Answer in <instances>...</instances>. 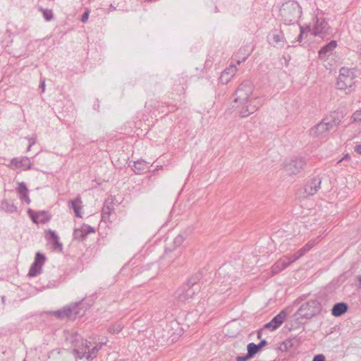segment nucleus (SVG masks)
Returning <instances> with one entry per match:
<instances>
[{
  "label": "nucleus",
  "instance_id": "7c9ffc66",
  "mask_svg": "<svg viewBox=\"0 0 361 361\" xmlns=\"http://www.w3.org/2000/svg\"><path fill=\"white\" fill-rule=\"evenodd\" d=\"M288 267V262H286V259H280L272 266L271 271L273 274H276Z\"/></svg>",
  "mask_w": 361,
  "mask_h": 361
},
{
  "label": "nucleus",
  "instance_id": "72a5a7b5",
  "mask_svg": "<svg viewBox=\"0 0 361 361\" xmlns=\"http://www.w3.org/2000/svg\"><path fill=\"white\" fill-rule=\"evenodd\" d=\"M39 11L42 12L43 17L46 21H50L53 19L54 14L52 10L39 7Z\"/></svg>",
  "mask_w": 361,
  "mask_h": 361
},
{
  "label": "nucleus",
  "instance_id": "4468645a",
  "mask_svg": "<svg viewBox=\"0 0 361 361\" xmlns=\"http://www.w3.org/2000/svg\"><path fill=\"white\" fill-rule=\"evenodd\" d=\"M9 166L13 169L28 170L32 167L30 159L27 157L13 158L11 159Z\"/></svg>",
  "mask_w": 361,
  "mask_h": 361
},
{
  "label": "nucleus",
  "instance_id": "412c9836",
  "mask_svg": "<svg viewBox=\"0 0 361 361\" xmlns=\"http://www.w3.org/2000/svg\"><path fill=\"white\" fill-rule=\"evenodd\" d=\"M348 310V305L344 302L336 303L331 309V314L336 317L344 314Z\"/></svg>",
  "mask_w": 361,
  "mask_h": 361
},
{
  "label": "nucleus",
  "instance_id": "ddd939ff",
  "mask_svg": "<svg viewBox=\"0 0 361 361\" xmlns=\"http://www.w3.org/2000/svg\"><path fill=\"white\" fill-rule=\"evenodd\" d=\"M27 214L33 223L37 224L39 223L46 224L51 219V215L45 211L34 212L31 209H28Z\"/></svg>",
  "mask_w": 361,
  "mask_h": 361
},
{
  "label": "nucleus",
  "instance_id": "49530a36",
  "mask_svg": "<svg viewBox=\"0 0 361 361\" xmlns=\"http://www.w3.org/2000/svg\"><path fill=\"white\" fill-rule=\"evenodd\" d=\"M354 150L357 154H361V145H357L355 146Z\"/></svg>",
  "mask_w": 361,
  "mask_h": 361
},
{
  "label": "nucleus",
  "instance_id": "cd10ccee",
  "mask_svg": "<svg viewBox=\"0 0 361 361\" xmlns=\"http://www.w3.org/2000/svg\"><path fill=\"white\" fill-rule=\"evenodd\" d=\"M17 190L19 193L20 200L23 202H25L26 204H29L30 203V200L28 196V189L26 184L23 182L20 183Z\"/></svg>",
  "mask_w": 361,
  "mask_h": 361
},
{
  "label": "nucleus",
  "instance_id": "b1692460",
  "mask_svg": "<svg viewBox=\"0 0 361 361\" xmlns=\"http://www.w3.org/2000/svg\"><path fill=\"white\" fill-rule=\"evenodd\" d=\"M341 115L338 112H332L329 116L324 118L325 121L327 123V126L331 128V130L336 127L339 125L341 122Z\"/></svg>",
  "mask_w": 361,
  "mask_h": 361
},
{
  "label": "nucleus",
  "instance_id": "4be33fe9",
  "mask_svg": "<svg viewBox=\"0 0 361 361\" xmlns=\"http://www.w3.org/2000/svg\"><path fill=\"white\" fill-rule=\"evenodd\" d=\"M132 170L137 174H142L149 170L148 163L143 159L134 161Z\"/></svg>",
  "mask_w": 361,
  "mask_h": 361
},
{
  "label": "nucleus",
  "instance_id": "c9c22d12",
  "mask_svg": "<svg viewBox=\"0 0 361 361\" xmlns=\"http://www.w3.org/2000/svg\"><path fill=\"white\" fill-rule=\"evenodd\" d=\"M252 357H253L252 355L247 351V353L245 356H237L236 361H247Z\"/></svg>",
  "mask_w": 361,
  "mask_h": 361
},
{
  "label": "nucleus",
  "instance_id": "9b49d317",
  "mask_svg": "<svg viewBox=\"0 0 361 361\" xmlns=\"http://www.w3.org/2000/svg\"><path fill=\"white\" fill-rule=\"evenodd\" d=\"M267 41L271 46L282 48L285 46L286 39L281 30H274L267 36Z\"/></svg>",
  "mask_w": 361,
  "mask_h": 361
},
{
  "label": "nucleus",
  "instance_id": "f8f14e48",
  "mask_svg": "<svg viewBox=\"0 0 361 361\" xmlns=\"http://www.w3.org/2000/svg\"><path fill=\"white\" fill-rule=\"evenodd\" d=\"M330 30V26L327 20L324 18L319 20L316 17V23L312 30V35L314 36H322L324 35H329Z\"/></svg>",
  "mask_w": 361,
  "mask_h": 361
},
{
  "label": "nucleus",
  "instance_id": "473e14b6",
  "mask_svg": "<svg viewBox=\"0 0 361 361\" xmlns=\"http://www.w3.org/2000/svg\"><path fill=\"white\" fill-rule=\"evenodd\" d=\"M200 280V274H197L195 276H192L187 282L186 284L183 286H188L191 288H197V291L199 290V287H197V282Z\"/></svg>",
  "mask_w": 361,
  "mask_h": 361
},
{
  "label": "nucleus",
  "instance_id": "09e8293b",
  "mask_svg": "<svg viewBox=\"0 0 361 361\" xmlns=\"http://www.w3.org/2000/svg\"><path fill=\"white\" fill-rule=\"evenodd\" d=\"M357 281H358V282H359V283H358V285H357V287H358V288L361 289V274H360V275H358V276H357Z\"/></svg>",
  "mask_w": 361,
  "mask_h": 361
},
{
  "label": "nucleus",
  "instance_id": "58836bf2",
  "mask_svg": "<svg viewBox=\"0 0 361 361\" xmlns=\"http://www.w3.org/2000/svg\"><path fill=\"white\" fill-rule=\"evenodd\" d=\"M89 16H90V11L87 9L82 15V17L80 19L81 22L83 23H85L88 20Z\"/></svg>",
  "mask_w": 361,
  "mask_h": 361
},
{
  "label": "nucleus",
  "instance_id": "864d4df0",
  "mask_svg": "<svg viewBox=\"0 0 361 361\" xmlns=\"http://www.w3.org/2000/svg\"><path fill=\"white\" fill-rule=\"evenodd\" d=\"M110 8L114 11L116 10V7H114L113 5L110 6Z\"/></svg>",
  "mask_w": 361,
  "mask_h": 361
},
{
  "label": "nucleus",
  "instance_id": "c756f323",
  "mask_svg": "<svg viewBox=\"0 0 361 361\" xmlns=\"http://www.w3.org/2000/svg\"><path fill=\"white\" fill-rule=\"evenodd\" d=\"M71 208L73 209L77 217H81L82 200L80 197H77L75 200L70 202Z\"/></svg>",
  "mask_w": 361,
  "mask_h": 361
},
{
  "label": "nucleus",
  "instance_id": "f3484780",
  "mask_svg": "<svg viewBox=\"0 0 361 361\" xmlns=\"http://www.w3.org/2000/svg\"><path fill=\"white\" fill-rule=\"evenodd\" d=\"M287 317V313L285 310L281 311L276 315L269 323L266 324L264 327L271 331L277 329L284 322Z\"/></svg>",
  "mask_w": 361,
  "mask_h": 361
},
{
  "label": "nucleus",
  "instance_id": "20e7f679",
  "mask_svg": "<svg viewBox=\"0 0 361 361\" xmlns=\"http://www.w3.org/2000/svg\"><path fill=\"white\" fill-rule=\"evenodd\" d=\"M355 74L353 70L348 68H341L337 79L338 89L344 90L346 93L351 92L355 86Z\"/></svg>",
  "mask_w": 361,
  "mask_h": 361
},
{
  "label": "nucleus",
  "instance_id": "6e6552de",
  "mask_svg": "<svg viewBox=\"0 0 361 361\" xmlns=\"http://www.w3.org/2000/svg\"><path fill=\"white\" fill-rule=\"evenodd\" d=\"M185 239V236L183 234L178 235L173 240V244L175 249L173 251L169 248L165 250V252L163 255V259L172 262L173 259L180 255V251L177 250L176 248L180 247Z\"/></svg>",
  "mask_w": 361,
  "mask_h": 361
},
{
  "label": "nucleus",
  "instance_id": "a18cd8bd",
  "mask_svg": "<svg viewBox=\"0 0 361 361\" xmlns=\"http://www.w3.org/2000/svg\"><path fill=\"white\" fill-rule=\"evenodd\" d=\"M310 27L307 26L306 27H304L303 26L300 25V34H304L305 31H310Z\"/></svg>",
  "mask_w": 361,
  "mask_h": 361
},
{
  "label": "nucleus",
  "instance_id": "9d476101",
  "mask_svg": "<svg viewBox=\"0 0 361 361\" xmlns=\"http://www.w3.org/2000/svg\"><path fill=\"white\" fill-rule=\"evenodd\" d=\"M45 260L46 257L43 254L37 252L35 257L34 262L32 264L30 268L28 276L30 277H35L39 274L42 271V267L44 264Z\"/></svg>",
  "mask_w": 361,
  "mask_h": 361
},
{
  "label": "nucleus",
  "instance_id": "7ed1b4c3",
  "mask_svg": "<svg viewBox=\"0 0 361 361\" xmlns=\"http://www.w3.org/2000/svg\"><path fill=\"white\" fill-rule=\"evenodd\" d=\"M85 308L82 302L71 303L69 305L63 307L62 310H59L54 312V315L59 319L68 318L69 319L75 320L77 318L84 316L85 314Z\"/></svg>",
  "mask_w": 361,
  "mask_h": 361
},
{
  "label": "nucleus",
  "instance_id": "0eeeda50",
  "mask_svg": "<svg viewBox=\"0 0 361 361\" xmlns=\"http://www.w3.org/2000/svg\"><path fill=\"white\" fill-rule=\"evenodd\" d=\"M305 164L303 158L293 157L286 161L284 170L290 176L296 175L303 169Z\"/></svg>",
  "mask_w": 361,
  "mask_h": 361
},
{
  "label": "nucleus",
  "instance_id": "c85d7f7f",
  "mask_svg": "<svg viewBox=\"0 0 361 361\" xmlns=\"http://www.w3.org/2000/svg\"><path fill=\"white\" fill-rule=\"evenodd\" d=\"M267 345L266 340H262L258 344L250 343L247 346V350L254 357L263 347Z\"/></svg>",
  "mask_w": 361,
  "mask_h": 361
},
{
  "label": "nucleus",
  "instance_id": "aec40b11",
  "mask_svg": "<svg viewBox=\"0 0 361 361\" xmlns=\"http://www.w3.org/2000/svg\"><path fill=\"white\" fill-rule=\"evenodd\" d=\"M47 238L51 241L54 248L58 251H61L63 249L62 243L59 242V236L55 231L49 229L47 231Z\"/></svg>",
  "mask_w": 361,
  "mask_h": 361
},
{
  "label": "nucleus",
  "instance_id": "f257e3e1",
  "mask_svg": "<svg viewBox=\"0 0 361 361\" xmlns=\"http://www.w3.org/2000/svg\"><path fill=\"white\" fill-rule=\"evenodd\" d=\"M252 92L253 86L250 81L243 82L235 91L234 103L237 104L236 107H242L240 111L241 117H247L253 114L261 106L258 97H251Z\"/></svg>",
  "mask_w": 361,
  "mask_h": 361
},
{
  "label": "nucleus",
  "instance_id": "603ef678",
  "mask_svg": "<svg viewBox=\"0 0 361 361\" xmlns=\"http://www.w3.org/2000/svg\"><path fill=\"white\" fill-rule=\"evenodd\" d=\"M87 233L88 232H94V229L90 226H88V231H86Z\"/></svg>",
  "mask_w": 361,
  "mask_h": 361
},
{
  "label": "nucleus",
  "instance_id": "de8ad7c7",
  "mask_svg": "<svg viewBox=\"0 0 361 361\" xmlns=\"http://www.w3.org/2000/svg\"><path fill=\"white\" fill-rule=\"evenodd\" d=\"M39 87L42 90V92H44L45 90V82L44 80L40 81Z\"/></svg>",
  "mask_w": 361,
  "mask_h": 361
},
{
  "label": "nucleus",
  "instance_id": "393cba45",
  "mask_svg": "<svg viewBox=\"0 0 361 361\" xmlns=\"http://www.w3.org/2000/svg\"><path fill=\"white\" fill-rule=\"evenodd\" d=\"M114 210L112 201L106 200L102 209V219L104 221H109V216Z\"/></svg>",
  "mask_w": 361,
  "mask_h": 361
},
{
  "label": "nucleus",
  "instance_id": "bb28decb",
  "mask_svg": "<svg viewBox=\"0 0 361 361\" xmlns=\"http://www.w3.org/2000/svg\"><path fill=\"white\" fill-rule=\"evenodd\" d=\"M107 338H105V342H99L93 347L91 350L90 348L87 350V353L86 355V359L89 361L92 360L96 357L98 352L102 349V348L107 343Z\"/></svg>",
  "mask_w": 361,
  "mask_h": 361
},
{
  "label": "nucleus",
  "instance_id": "5fc2aeb1",
  "mask_svg": "<svg viewBox=\"0 0 361 361\" xmlns=\"http://www.w3.org/2000/svg\"><path fill=\"white\" fill-rule=\"evenodd\" d=\"M105 338H104V339H102L100 342H105Z\"/></svg>",
  "mask_w": 361,
  "mask_h": 361
},
{
  "label": "nucleus",
  "instance_id": "a878e982",
  "mask_svg": "<svg viewBox=\"0 0 361 361\" xmlns=\"http://www.w3.org/2000/svg\"><path fill=\"white\" fill-rule=\"evenodd\" d=\"M17 207L12 200L4 199L1 202L0 209L8 214H12L17 212Z\"/></svg>",
  "mask_w": 361,
  "mask_h": 361
},
{
  "label": "nucleus",
  "instance_id": "6ab92c4d",
  "mask_svg": "<svg viewBox=\"0 0 361 361\" xmlns=\"http://www.w3.org/2000/svg\"><path fill=\"white\" fill-rule=\"evenodd\" d=\"M337 42L331 40L330 42L324 45L319 51V57L320 59L326 60L330 55L333 54V51L336 49Z\"/></svg>",
  "mask_w": 361,
  "mask_h": 361
},
{
  "label": "nucleus",
  "instance_id": "f03ea898",
  "mask_svg": "<svg viewBox=\"0 0 361 361\" xmlns=\"http://www.w3.org/2000/svg\"><path fill=\"white\" fill-rule=\"evenodd\" d=\"M302 13L300 5L294 0L286 1L279 9L280 16L285 25H293L298 23Z\"/></svg>",
  "mask_w": 361,
  "mask_h": 361
},
{
  "label": "nucleus",
  "instance_id": "1a4fd4ad",
  "mask_svg": "<svg viewBox=\"0 0 361 361\" xmlns=\"http://www.w3.org/2000/svg\"><path fill=\"white\" fill-rule=\"evenodd\" d=\"M196 292H197V288L181 286L176 290L174 297L178 302H185L191 299Z\"/></svg>",
  "mask_w": 361,
  "mask_h": 361
},
{
  "label": "nucleus",
  "instance_id": "c03bdc74",
  "mask_svg": "<svg viewBox=\"0 0 361 361\" xmlns=\"http://www.w3.org/2000/svg\"><path fill=\"white\" fill-rule=\"evenodd\" d=\"M306 253V252L303 250V248L302 247L301 249H300L299 250H298L294 255L298 258L300 259L301 257H302Z\"/></svg>",
  "mask_w": 361,
  "mask_h": 361
},
{
  "label": "nucleus",
  "instance_id": "ea45409f",
  "mask_svg": "<svg viewBox=\"0 0 361 361\" xmlns=\"http://www.w3.org/2000/svg\"><path fill=\"white\" fill-rule=\"evenodd\" d=\"M353 118L355 121H361V110L360 111H356L353 114Z\"/></svg>",
  "mask_w": 361,
  "mask_h": 361
},
{
  "label": "nucleus",
  "instance_id": "2f4dec72",
  "mask_svg": "<svg viewBox=\"0 0 361 361\" xmlns=\"http://www.w3.org/2000/svg\"><path fill=\"white\" fill-rule=\"evenodd\" d=\"M200 280V274H197L195 276H192L187 282L186 284L183 286H188L191 288H197V291L199 290V287H197V282Z\"/></svg>",
  "mask_w": 361,
  "mask_h": 361
},
{
  "label": "nucleus",
  "instance_id": "3c124183",
  "mask_svg": "<svg viewBox=\"0 0 361 361\" xmlns=\"http://www.w3.org/2000/svg\"><path fill=\"white\" fill-rule=\"evenodd\" d=\"M303 34H300L298 37L297 41L299 42H302Z\"/></svg>",
  "mask_w": 361,
  "mask_h": 361
},
{
  "label": "nucleus",
  "instance_id": "dca6fc26",
  "mask_svg": "<svg viewBox=\"0 0 361 361\" xmlns=\"http://www.w3.org/2000/svg\"><path fill=\"white\" fill-rule=\"evenodd\" d=\"M331 130L327 123L323 119L319 123L310 130V134L314 137H324L326 133Z\"/></svg>",
  "mask_w": 361,
  "mask_h": 361
},
{
  "label": "nucleus",
  "instance_id": "37998d69",
  "mask_svg": "<svg viewBox=\"0 0 361 361\" xmlns=\"http://www.w3.org/2000/svg\"><path fill=\"white\" fill-rule=\"evenodd\" d=\"M29 140V145L27 147V151L30 150V148L32 145H34L36 142V137H32L28 139Z\"/></svg>",
  "mask_w": 361,
  "mask_h": 361
},
{
  "label": "nucleus",
  "instance_id": "5701e85b",
  "mask_svg": "<svg viewBox=\"0 0 361 361\" xmlns=\"http://www.w3.org/2000/svg\"><path fill=\"white\" fill-rule=\"evenodd\" d=\"M235 71L236 68L233 66H231L229 68L225 69L219 78L220 82L222 84H227L231 78L235 75Z\"/></svg>",
  "mask_w": 361,
  "mask_h": 361
},
{
  "label": "nucleus",
  "instance_id": "a19ab883",
  "mask_svg": "<svg viewBox=\"0 0 361 361\" xmlns=\"http://www.w3.org/2000/svg\"><path fill=\"white\" fill-rule=\"evenodd\" d=\"M312 361H326V358L323 354H318L314 356Z\"/></svg>",
  "mask_w": 361,
  "mask_h": 361
},
{
  "label": "nucleus",
  "instance_id": "4d7b16f0",
  "mask_svg": "<svg viewBox=\"0 0 361 361\" xmlns=\"http://www.w3.org/2000/svg\"><path fill=\"white\" fill-rule=\"evenodd\" d=\"M258 338L260 337V333H258V335H257Z\"/></svg>",
  "mask_w": 361,
  "mask_h": 361
},
{
  "label": "nucleus",
  "instance_id": "a211bd4d",
  "mask_svg": "<svg viewBox=\"0 0 361 361\" xmlns=\"http://www.w3.org/2000/svg\"><path fill=\"white\" fill-rule=\"evenodd\" d=\"M233 269L230 265L224 264L223 267H221L218 271V274L220 277L223 278L222 283L225 287H226L228 285L231 284L233 281H235V279H234V276H231V273H228V275H226V271H232Z\"/></svg>",
  "mask_w": 361,
  "mask_h": 361
},
{
  "label": "nucleus",
  "instance_id": "6e6d98bb",
  "mask_svg": "<svg viewBox=\"0 0 361 361\" xmlns=\"http://www.w3.org/2000/svg\"><path fill=\"white\" fill-rule=\"evenodd\" d=\"M43 217H44V216H39V219H40L41 218H43Z\"/></svg>",
  "mask_w": 361,
  "mask_h": 361
},
{
  "label": "nucleus",
  "instance_id": "2eb2a0df",
  "mask_svg": "<svg viewBox=\"0 0 361 361\" xmlns=\"http://www.w3.org/2000/svg\"><path fill=\"white\" fill-rule=\"evenodd\" d=\"M321 183L322 178L319 176L314 177L304 185L305 192L307 195H314L321 188Z\"/></svg>",
  "mask_w": 361,
  "mask_h": 361
},
{
  "label": "nucleus",
  "instance_id": "8fccbe9b",
  "mask_svg": "<svg viewBox=\"0 0 361 361\" xmlns=\"http://www.w3.org/2000/svg\"><path fill=\"white\" fill-rule=\"evenodd\" d=\"M350 155L347 154L346 155H345V156L343 157V158L342 159H341V160H339V161H338V163H339V162H341V161H342L343 160L350 159Z\"/></svg>",
  "mask_w": 361,
  "mask_h": 361
},
{
  "label": "nucleus",
  "instance_id": "f704fd0d",
  "mask_svg": "<svg viewBox=\"0 0 361 361\" xmlns=\"http://www.w3.org/2000/svg\"><path fill=\"white\" fill-rule=\"evenodd\" d=\"M87 234V233L84 229H75L73 232V236L75 239H83Z\"/></svg>",
  "mask_w": 361,
  "mask_h": 361
},
{
  "label": "nucleus",
  "instance_id": "39448f33",
  "mask_svg": "<svg viewBox=\"0 0 361 361\" xmlns=\"http://www.w3.org/2000/svg\"><path fill=\"white\" fill-rule=\"evenodd\" d=\"M320 302L317 300H310L302 304L296 312L298 318L310 319L321 312Z\"/></svg>",
  "mask_w": 361,
  "mask_h": 361
},
{
  "label": "nucleus",
  "instance_id": "4c0bfd02",
  "mask_svg": "<svg viewBox=\"0 0 361 361\" xmlns=\"http://www.w3.org/2000/svg\"><path fill=\"white\" fill-rule=\"evenodd\" d=\"M122 329L123 326H121L120 324H117L109 328V331L113 334H118L122 330Z\"/></svg>",
  "mask_w": 361,
  "mask_h": 361
},
{
  "label": "nucleus",
  "instance_id": "79ce46f5",
  "mask_svg": "<svg viewBox=\"0 0 361 361\" xmlns=\"http://www.w3.org/2000/svg\"><path fill=\"white\" fill-rule=\"evenodd\" d=\"M285 259H286V262H288V266L294 262L295 261H296L297 259H298V258L293 254V255L288 257H286Z\"/></svg>",
  "mask_w": 361,
  "mask_h": 361
},
{
  "label": "nucleus",
  "instance_id": "423d86ee",
  "mask_svg": "<svg viewBox=\"0 0 361 361\" xmlns=\"http://www.w3.org/2000/svg\"><path fill=\"white\" fill-rule=\"evenodd\" d=\"M71 342L73 347V354L79 359L86 357L88 349L90 347V341L84 340L78 333H74L71 336Z\"/></svg>",
  "mask_w": 361,
  "mask_h": 361
},
{
  "label": "nucleus",
  "instance_id": "e433bc0d",
  "mask_svg": "<svg viewBox=\"0 0 361 361\" xmlns=\"http://www.w3.org/2000/svg\"><path fill=\"white\" fill-rule=\"evenodd\" d=\"M316 244V240H310L305 246L303 250L307 252Z\"/></svg>",
  "mask_w": 361,
  "mask_h": 361
}]
</instances>
